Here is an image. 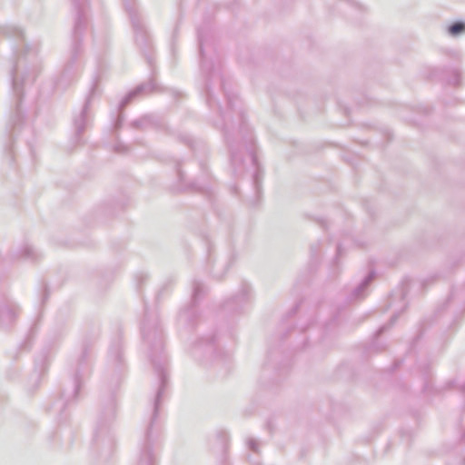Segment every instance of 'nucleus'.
<instances>
[{"mask_svg": "<svg viewBox=\"0 0 465 465\" xmlns=\"http://www.w3.org/2000/svg\"><path fill=\"white\" fill-rule=\"evenodd\" d=\"M465 31V25L458 22L450 26L449 32L452 35H458Z\"/></svg>", "mask_w": 465, "mask_h": 465, "instance_id": "f257e3e1", "label": "nucleus"}]
</instances>
